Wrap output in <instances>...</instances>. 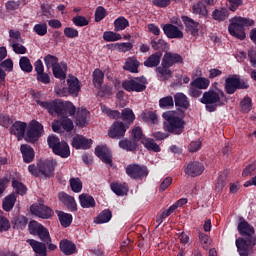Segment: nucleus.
Returning a JSON list of instances; mask_svg holds the SVG:
<instances>
[{
  "instance_id": "f3484780",
  "label": "nucleus",
  "mask_w": 256,
  "mask_h": 256,
  "mask_svg": "<svg viewBox=\"0 0 256 256\" xmlns=\"http://www.w3.org/2000/svg\"><path fill=\"white\" fill-rule=\"evenodd\" d=\"M182 21L186 27V33H190L193 37L199 35V22H196L187 16H182Z\"/></svg>"
},
{
  "instance_id": "c03bdc74",
  "label": "nucleus",
  "mask_w": 256,
  "mask_h": 256,
  "mask_svg": "<svg viewBox=\"0 0 256 256\" xmlns=\"http://www.w3.org/2000/svg\"><path fill=\"white\" fill-rule=\"evenodd\" d=\"M9 43L10 47L17 45V43H23V38H21V32L19 30H9Z\"/></svg>"
},
{
  "instance_id": "7ed1b4c3",
  "label": "nucleus",
  "mask_w": 256,
  "mask_h": 256,
  "mask_svg": "<svg viewBox=\"0 0 256 256\" xmlns=\"http://www.w3.org/2000/svg\"><path fill=\"white\" fill-rule=\"evenodd\" d=\"M201 103L206 105V110H208L209 113H213V111H217V107H223V105L227 103V97L223 90H209L204 92Z\"/></svg>"
},
{
  "instance_id": "412c9836",
  "label": "nucleus",
  "mask_w": 256,
  "mask_h": 256,
  "mask_svg": "<svg viewBox=\"0 0 256 256\" xmlns=\"http://www.w3.org/2000/svg\"><path fill=\"white\" fill-rule=\"evenodd\" d=\"M163 65L173 67L175 63H183V57L177 53L166 52L162 58Z\"/></svg>"
},
{
  "instance_id": "774afa93",
  "label": "nucleus",
  "mask_w": 256,
  "mask_h": 256,
  "mask_svg": "<svg viewBox=\"0 0 256 256\" xmlns=\"http://www.w3.org/2000/svg\"><path fill=\"white\" fill-rule=\"evenodd\" d=\"M240 105H241V109H242L243 113H249V111H251V98L245 97L241 101Z\"/></svg>"
},
{
  "instance_id": "1a4fd4ad",
  "label": "nucleus",
  "mask_w": 256,
  "mask_h": 256,
  "mask_svg": "<svg viewBox=\"0 0 256 256\" xmlns=\"http://www.w3.org/2000/svg\"><path fill=\"white\" fill-rule=\"evenodd\" d=\"M28 230L30 235H37L41 241L44 243H51V235L49 234V230L44 227L43 224L32 220L28 225Z\"/></svg>"
},
{
  "instance_id": "a19ab883",
  "label": "nucleus",
  "mask_w": 256,
  "mask_h": 256,
  "mask_svg": "<svg viewBox=\"0 0 256 256\" xmlns=\"http://www.w3.org/2000/svg\"><path fill=\"white\" fill-rule=\"evenodd\" d=\"M103 79H105V74L103 71L95 69L93 72V84L96 89H100V87L103 85Z\"/></svg>"
},
{
  "instance_id": "a211bd4d",
  "label": "nucleus",
  "mask_w": 256,
  "mask_h": 256,
  "mask_svg": "<svg viewBox=\"0 0 256 256\" xmlns=\"http://www.w3.org/2000/svg\"><path fill=\"white\" fill-rule=\"evenodd\" d=\"M25 131H27V123L16 121L10 128L11 135H15L18 141L25 138Z\"/></svg>"
},
{
  "instance_id": "c9c22d12",
  "label": "nucleus",
  "mask_w": 256,
  "mask_h": 256,
  "mask_svg": "<svg viewBox=\"0 0 256 256\" xmlns=\"http://www.w3.org/2000/svg\"><path fill=\"white\" fill-rule=\"evenodd\" d=\"M15 201H17V196L15 194H9L6 196L2 202L4 211H11V209L15 207Z\"/></svg>"
},
{
  "instance_id": "c85d7f7f",
  "label": "nucleus",
  "mask_w": 256,
  "mask_h": 256,
  "mask_svg": "<svg viewBox=\"0 0 256 256\" xmlns=\"http://www.w3.org/2000/svg\"><path fill=\"white\" fill-rule=\"evenodd\" d=\"M20 151L22 153V157H23L25 163H31V161H33V159L35 157V152L31 148V146H29L27 144H23L20 147Z\"/></svg>"
},
{
  "instance_id": "e433bc0d",
  "label": "nucleus",
  "mask_w": 256,
  "mask_h": 256,
  "mask_svg": "<svg viewBox=\"0 0 256 256\" xmlns=\"http://www.w3.org/2000/svg\"><path fill=\"white\" fill-rule=\"evenodd\" d=\"M141 143L146 149H148V151H154V153H159V151H161V147H159L157 143H155V140L151 138L144 137Z\"/></svg>"
},
{
  "instance_id": "72a5a7b5",
  "label": "nucleus",
  "mask_w": 256,
  "mask_h": 256,
  "mask_svg": "<svg viewBox=\"0 0 256 256\" xmlns=\"http://www.w3.org/2000/svg\"><path fill=\"white\" fill-rule=\"evenodd\" d=\"M139 65L140 63L136 60L135 57L128 58L125 62L124 69L126 71H130V73H139Z\"/></svg>"
},
{
  "instance_id": "79ce46f5",
  "label": "nucleus",
  "mask_w": 256,
  "mask_h": 256,
  "mask_svg": "<svg viewBox=\"0 0 256 256\" xmlns=\"http://www.w3.org/2000/svg\"><path fill=\"white\" fill-rule=\"evenodd\" d=\"M27 217L25 216H16L12 219V225L14 227V229H25V227H27Z\"/></svg>"
},
{
  "instance_id": "f704fd0d",
  "label": "nucleus",
  "mask_w": 256,
  "mask_h": 256,
  "mask_svg": "<svg viewBox=\"0 0 256 256\" xmlns=\"http://www.w3.org/2000/svg\"><path fill=\"white\" fill-rule=\"evenodd\" d=\"M58 219L62 227H69L73 223V216L63 211H56Z\"/></svg>"
},
{
  "instance_id": "9b49d317",
  "label": "nucleus",
  "mask_w": 256,
  "mask_h": 256,
  "mask_svg": "<svg viewBox=\"0 0 256 256\" xmlns=\"http://www.w3.org/2000/svg\"><path fill=\"white\" fill-rule=\"evenodd\" d=\"M30 211L32 215L40 217V219H49L50 217H53V210L43 204V199H38V203L33 204L30 207Z\"/></svg>"
},
{
  "instance_id": "5701e85b",
  "label": "nucleus",
  "mask_w": 256,
  "mask_h": 256,
  "mask_svg": "<svg viewBox=\"0 0 256 256\" xmlns=\"http://www.w3.org/2000/svg\"><path fill=\"white\" fill-rule=\"evenodd\" d=\"M27 243L32 247L35 256H47V246L44 243L34 239L27 240Z\"/></svg>"
},
{
  "instance_id": "4468645a",
  "label": "nucleus",
  "mask_w": 256,
  "mask_h": 256,
  "mask_svg": "<svg viewBox=\"0 0 256 256\" xmlns=\"http://www.w3.org/2000/svg\"><path fill=\"white\" fill-rule=\"evenodd\" d=\"M127 128L123 122L116 121L112 124L108 131L109 137L111 139H121V137H125V133Z\"/></svg>"
},
{
  "instance_id": "4c0bfd02",
  "label": "nucleus",
  "mask_w": 256,
  "mask_h": 256,
  "mask_svg": "<svg viewBox=\"0 0 256 256\" xmlns=\"http://www.w3.org/2000/svg\"><path fill=\"white\" fill-rule=\"evenodd\" d=\"M211 81L205 77H198L191 82V85L196 89H208Z\"/></svg>"
},
{
  "instance_id": "cd10ccee",
  "label": "nucleus",
  "mask_w": 256,
  "mask_h": 256,
  "mask_svg": "<svg viewBox=\"0 0 256 256\" xmlns=\"http://www.w3.org/2000/svg\"><path fill=\"white\" fill-rule=\"evenodd\" d=\"M76 125L78 127H85L87 125V117H89V111L85 108L78 109L76 113Z\"/></svg>"
},
{
  "instance_id": "a878e982",
  "label": "nucleus",
  "mask_w": 256,
  "mask_h": 256,
  "mask_svg": "<svg viewBox=\"0 0 256 256\" xmlns=\"http://www.w3.org/2000/svg\"><path fill=\"white\" fill-rule=\"evenodd\" d=\"M52 71L56 79H60L61 81H63L65 80V77H67V64L65 62L56 64V66L52 68Z\"/></svg>"
},
{
  "instance_id": "69168bd1",
  "label": "nucleus",
  "mask_w": 256,
  "mask_h": 256,
  "mask_svg": "<svg viewBox=\"0 0 256 256\" xmlns=\"http://www.w3.org/2000/svg\"><path fill=\"white\" fill-rule=\"evenodd\" d=\"M132 137L134 141H143V139H145V136L143 135V131L141 130V127L135 126L132 129Z\"/></svg>"
},
{
  "instance_id": "e2e57ef3",
  "label": "nucleus",
  "mask_w": 256,
  "mask_h": 256,
  "mask_svg": "<svg viewBox=\"0 0 256 256\" xmlns=\"http://www.w3.org/2000/svg\"><path fill=\"white\" fill-rule=\"evenodd\" d=\"M72 22L76 27H87L89 25V20L85 18L84 16H76L72 19Z\"/></svg>"
},
{
  "instance_id": "423d86ee",
  "label": "nucleus",
  "mask_w": 256,
  "mask_h": 256,
  "mask_svg": "<svg viewBox=\"0 0 256 256\" xmlns=\"http://www.w3.org/2000/svg\"><path fill=\"white\" fill-rule=\"evenodd\" d=\"M49 148L52 149L55 155H59L63 159H67L69 155H71V151L69 150V145L66 144L65 141H59V138L56 136H49L48 139Z\"/></svg>"
},
{
  "instance_id": "bb28decb",
  "label": "nucleus",
  "mask_w": 256,
  "mask_h": 256,
  "mask_svg": "<svg viewBox=\"0 0 256 256\" xmlns=\"http://www.w3.org/2000/svg\"><path fill=\"white\" fill-rule=\"evenodd\" d=\"M60 251H62L64 255H73V253L77 251V246L69 240H62L60 242Z\"/></svg>"
},
{
  "instance_id": "864d4df0",
  "label": "nucleus",
  "mask_w": 256,
  "mask_h": 256,
  "mask_svg": "<svg viewBox=\"0 0 256 256\" xmlns=\"http://www.w3.org/2000/svg\"><path fill=\"white\" fill-rule=\"evenodd\" d=\"M70 187L74 193H81L83 189V182L79 178H71L70 179Z\"/></svg>"
},
{
  "instance_id": "6ab92c4d",
  "label": "nucleus",
  "mask_w": 256,
  "mask_h": 256,
  "mask_svg": "<svg viewBox=\"0 0 256 256\" xmlns=\"http://www.w3.org/2000/svg\"><path fill=\"white\" fill-rule=\"evenodd\" d=\"M163 31L169 39H183V31L173 24H166Z\"/></svg>"
},
{
  "instance_id": "c756f323",
  "label": "nucleus",
  "mask_w": 256,
  "mask_h": 256,
  "mask_svg": "<svg viewBox=\"0 0 256 256\" xmlns=\"http://www.w3.org/2000/svg\"><path fill=\"white\" fill-rule=\"evenodd\" d=\"M59 199L70 211H77V202H75V198L71 197L69 194L63 193L59 196Z\"/></svg>"
},
{
  "instance_id": "20e7f679",
  "label": "nucleus",
  "mask_w": 256,
  "mask_h": 256,
  "mask_svg": "<svg viewBox=\"0 0 256 256\" xmlns=\"http://www.w3.org/2000/svg\"><path fill=\"white\" fill-rule=\"evenodd\" d=\"M228 31L232 37L243 41L245 39V27H251L255 24V21L249 18H243L241 16H235L229 20Z\"/></svg>"
},
{
  "instance_id": "58836bf2",
  "label": "nucleus",
  "mask_w": 256,
  "mask_h": 256,
  "mask_svg": "<svg viewBox=\"0 0 256 256\" xmlns=\"http://www.w3.org/2000/svg\"><path fill=\"white\" fill-rule=\"evenodd\" d=\"M174 101L176 107H183V109H187L189 107V100L187 99V96L183 93H177L174 96Z\"/></svg>"
},
{
  "instance_id": "2f4dec72",
  "label": "nucleus",
  "mask_w": 256,
  "mask_h": 256,
  "mask_svg": "<svg viewBox=\"0 0 256 256\" xmlns=\"http://www.w3.org/2000/svg\"><path fill=\"white\" fill-rule=\"evenodd\" d=\"M79 200L81 207H83L84 209L95 207V199L89 194H81L79 196Z\"/></svg>"
},
{
  "instance_id": "338daca9",
  "label": "nucleus",
  "mask_w": 256,
  "mask_h": 256,
  "mask_svg": "<svg viewBox=\"0 0 256 256\" xmlns=\"http://www.w3.org/2000/svg\"><path fill=\"white\" fill-rule=\"evenodd\" d=\"M104 17H107V11L104 7L99 6L95 11V21L99 23V21H103Z\"/></svg>"
},
{
  "instance_id": "39448f33",
  "label": "nucleus",
  "mask_w": 256,
  "mask_h": 256,
  "mask_svg": "<svg viewBox=\"0 0 256 256\" xmlns=\"http://www.w3.org/2000/svg\"><path fill=\"white\" fill-rule=\"evenodd\" d=\"M55 160H40L37 165L34 164L28 166V171L34 177H51L53 171H55Z\"/></svg>"
},
{
  "instance_id": "dca6fc26",
  "label": "nucleus",
  "mask_w": 256,
  "mask_h": 256,
  "mask_svg": "<svg viewBox=\"0 0 256 256\" xmlns=\"http://www.w3.org/2000/svg\"><path fill=\"white\" fill-rule=\"evenodd\" d=\"M61 127L65 131H73V121L65 116H61L60 121L55 120L52 123V129L55 133H59V131H61Z\"/></svg>"
},
{
  "instance_id": "bf43d9fd",
  "label": "nucleus",
  "mask_w": 256,
  "mask_h": 256,
  "mask_svg": "<svg viewBox=\"0 0 256 256\" xmlns=\"http://www.w3.org/2000/svg\"><path fill=\"white\" fill-rule=\"evenodd\" d=\"M198 239L201 243V246L204 249H207V247H209V245H211V237L203 232L198 233Z\"/></svg>"
},
{
  "instance_id": "09e8293b",
  "label": "nucleus",
  "mask_w": 256,
  "mask_h": 256,
  "mask_svg": "<svg viewBox=\"0 0 256 256\" xmlns=\"http://www.w3.org/2000/svg\"><path fill=\"white\" fill-rule=\"evenodd\" d=\"M192 11L195 15H202L203 17H207V7L203 2H197L194 4Z\"/></svg>"
},
{
  "instance_id": "ea45409f",
  "label": "nucleus",
  "mask_w": 256,
  "mask_h": 256,
  "mask_svg": "<svg viewBox=\"0 0 256 256\" xmlns=\"http://www.w3.org/2000/svg\"><path fill=\"white\" fill-rule=\"evenodd\" d=\"M129 27V20L120 16L114 21V31H125Z\"/></svg>"
},
{
  "instance_id": "5fc2aeb1",
  "label": "nucleus",
  "mask_w": 256,
  "mask_h": 256,
  "mask_svg": "<svg viewBox=\"0 0 256 256\" xmlns=\"http://www.w3.org/2000/svg\"><path fill=\"white\" fill-rule=\"evenodd\" d=\"M173 97L172 96H166L159 100V107L161 109H171L173 107Z\"/></svg>"
},
{
  "instance_id": "49530a36",
  "label": "nucleus",
  "mask_w": 256,
  "mask_h": 256,
  "mask_svg": "<svg viewBox=\"0 0 256 256\" xmlns=\"http://www.w3.org/2000/svg\"><path fill=\"white\" fill-rule=\"evenodd\" d=\"M103 39L107 43H113L115 41H121L123 37H121V34L113 31H106L103 33Z\"/></svg>"
},
{
  "instance_id": "393cba45",
  "label": "nucleus",
  "mask_w": 256,
  "mask_h": 256,
  "mask_svg": "<svg viewBox=\"0 0 256 256\" xmlns=\"http://www.w3.org/2000/svg\"><path fill=\"white\" fill-rule=\"evenodd\" d=\"M67 83L69 94L72 95V97H77L79 95V91H81L79 79H77L75 76H69Z\"/></svg>"
},
{
  "instance_id": "603ef678",
  "label": "nucleus",
  "mask_w": 256,
  "mask_h": 256,
  "mask_svg": "<svg viewBox=\"0 0 256 256\" xmlns=\"http://www.w3.org/2000/svg\"><path fill=\"white\" fill-rule=\"evenodd\" d=\"M120 117L123 119V121H128V123H133V121H135V114L130 108H125L122 110Z\"/></svg>"
},
{
  "instance_id": "a18cd8bd",
  "label": "nucleus",
  "mask_w": 256,
  "mask_h": 256,
  "mask_svg": "<svg viewBox=\"0 0 256 256\" xmlns=\"http://www.w3.org/2000/svg\"><path fill=\"white\" fill-rule=\"evenodd\" d=\"M111 217H113V215L111 214V211L104 210L94 220V223H97L98 225H101L103 223H109L111 221Z\"/></svg>"
},
{
  "instance_id": "aec40b11",
  "label": "nucleus",
  "mask_w": 256,
  "mask_h": 256,
  "mask_svg": "<svg viewBox=\"0 0 256 256\" xmlns=\"http://www.w3.org/2000/svg\"><path fill=\"white\" fill-rule=\"evenodd\" d=\"M95 155L99 157L103 163H106V165H111V163H113L111 151L106 146H97L95 149Z\"/></svg>"
},
{
  "instance_id": "052dcab7",
  "label": "nucleus",
  "mask_w": 256,
  "mask_h": 256,
  "mask_svg": "<svg viewBox=\"0 0 256 256\" xmlns=\"http://www.w3.org/2000/svg\"><path fill=\"white\" fill-rule=\"evenodd\" d=\"M115 49L120 53H127V51H131L133 49V44L131 42L117 43L115 44Z\"/></svg>"
},
{
  "instance_id": "0eeeda50",
  "label": "nucleus",
  "mask_w": 256,
  "mask_h": 256,
  "mask_svg": "<svg viewBox=\"0 0 256 256\" xmlns=\"http://www.w3.org/2000/svg\"><path fill=\"white\" fill-rule=\"evenodd\" d=\"M43 133H45L43 130V124L36 120H32L29 122L28 127H26V134L24 139L28 143H35V141H38L39 137H41Z\"/></svg>"
},
{
  "instance_id": "473e14b6",
  "label": "nucleus",
  "mask_w": 256,
  "mask_h": 256,
  "mask_svg": "<svg viewBox=\"0 0 256 256\" xmlns=\"http://www.w3.org/2000/svg\"><path fill=\"white\" fill-rule=\"evenodd\" d=\"M212 18L214 21H225L229 18V10H227V8L215 9L212 12Z\"/></svg>"
},
{
  "instance_id": "4be33fe9",
  "label": "nucleus",
  "mask_w": 256,
  "mask_h": 256,
  "mask_svg": "<svg viewBox=\"0 0 256 256\" xmlns=\"http://www.w3.org/2000/svg\"><path fill=\"white\" fill-rule=\"evenodd\" d=\"M171 66L164 65L161 62V65L156 68V75L160 81H167V79H171L173 77V71H171Z\"/></svg>"
},
{
  "instance_id": "7c9ffc66",
  "label": "nucleus",
  "mask_w": 256,
  "mask_h": 256,
  "mask_svg": "<svg viewBox=\"0 0 256 256\" xmlns=\"http://www.w3.org/2000/svg\"><path fill=\"white\" fill-rule=\"evenodd\" d=\"M161 57L162 54L161 52H156L152 55H150L144 62V66L145 67H157L159 65V63H161Z\"/></svg>"
},
{
  "instance_id": "13d9d810",
  "label": "nucleus",
  "mask_w": 256,
  "mask_h": 256,
  "mask_svg": "<svg viewBox=\"0 0 256 256\" xmlns=\"http://www.w3.org/2000/svg\"><path fill=\"white\" fill-rule=\"evenodd\" d=\"M34 33L39 35V37H45L47 33V24L46 23H38L33 27Z\"/></svg>"
},
{
  "instance_id": "8fccbe9b",
  "label": "nucleus",
  "mask_w": 256,
  "mask_h": 256,
  "mask_svg": "<svg viewBox=\"0 0 256 256\" xmlns=\"http://www.w3.org/2000/svg\"><path fill=\"white\" fill-rule=\"evenodd\" d=\"M101 111L102 113L110 117V119H119L121 117V113L119 111L111 110V108L105 105H101Z\"/></svg>"
},
{
  "instance_id": "0e129e2a",
  "label": "nucleus",
  "mask_w": 256,
  "mask_h": 256,
  "mask_svg": "<svg viewBox=\"0 0 256 256\" xmlns=\"http://www.w3.org/2000/svg\"><path fill=\"white\" fill-rule=\"evenodd\" d=\"M64 35L68 39H76V37H79V31L73 27H66L64 28Z\"/></svg>"
},
{
  "instance_id": "9d476101",
  "label": "nucleus",
  "mask_w": 256,
  "mask_h": 256,
  "mask_svg": "<svg viewBox=\"0 0 256 256\" xmlns=\"http://www.w3.org/2000/svg\"><path fill=\"white\" fill-rule=\"evenodd\" d=\"M36 103L42 109H46V111H48V113H50V115L61 116L65 113V107L60 102L36 100Z\"/></svg>"
},
{
  "instance_id": "f03ea898",
  "label": "nucleus",
  "mask_w": 256,
  "mask_h": 256,
  "mask_svg": "<svg viewBox=\"0 0 256 256\" xmlns=\"http://www.w3.org/2000/svg\"><path fill=\"white\" fill-rule=\"evenodd\" d=\"M164 131L168 133H173L174 135H181L185 129V120L183 116L176 111H167L162 114Z\"/></svg>"
},
{
  "instance_id": "6e6552de",
  "label": "nucleus",
  "mask_w": 256,
  "mask_h": 256,
  "mask_svg": "<svg viewBox=\"0 0 256 256\" xmlns=\"http://www.w3.org/2000/svg\"><path fill=\"white\" fill-rule=\"evenodd\" d=\"M123 89L128 93H141L147 89V79L145 77H136L130 80H125L122 83Z\"/></svg>"
},
{
  "instance_id": "ddd939ff",
  "label": "nucleus",
  "mask_w": 256,
  "mask_h": 256,
  "mask_svg": "<svg viewBox=\"0 0 256 256\" xmlns=\"http://www.w3.org/2000/svg\"><path fill=\"white\" fill-rule=\"evenodd\" d=\"M126 173L132 179H143V177H147V175H149L147 166H141L138 164H132L127 166Z\"/></svg>"
},
{
  "instance_id": "6e6d98bb",
  "label": "nucleus",
  "mask_w": 256,
  "mask_h": 256,
  "mask_svg": "<svg viewBox=\"0 0 256 256\" xmlns=\"http://www.w3.org/2000/svg\"><path fill=\"white\" fill-rule=\"evenodd\" d=\"M141 117L143 121L146 123H152L153 125L158 121L157 114L155 112H144Z\"/></svg>"
},
{
  "instance_id": "de8ad7c7",
  "label": "nucleus",
  "mask_w": 256,
  "mask_h": 256,
  "mask_svg": "<svg viewBox=\"0 0 256 256\" xmlns=\"http://www.w3.org/2000/svg\"><path fill=\"white\" fill-rule=\"evenodd\" d=\"M20 69L24 73H31L33 71V65H31V60L27 56H23L19 60Z\"/></svg>"
},
{
  "instance_id": "f257e3e1",
  "label": "nucleus",
  "mask_w": 256,
  "mask_h": 256,
  "mask_svg": "<svg viewBox=\"0 0 256 256\" xmlns=\"http://www.w3.org/2000/svg\"><path fill=\"white\" fill-rule=\"evenodd\" d=\"M238 231L241 235H248L246 240L242 238L236 240L238 253L240 256H249V251H251V248L255 245V239L251 237V235L255 233V230L251 225H249V223L242 221L238 225Z\"/></svg>"
},
{
  "instance_id": "f8f14e48",
  "label": "nucleus",
  "mask_w": 256,
  "mask_h": 256,
  "mask_svg": "<svg viewBox=\"0 0 256 256\" xmlns=\"http://www.w3.org/2000/svg\"><path fill=\"white\" fill-rule=\"evenodd\" d=\"M249 84L239 79L237 76H232L226 79L225 90L228 95H233L237 89H247Z\"/></svg>"
},
{
  "instance_id": "4d7b16f0",
  "label": "nucleus",
  "mask_w": 256,
  "mask_h": 256,
  "mask_svg": "<svg viewBox=\"0 0 256 256\" xmlns=\"http://www.w3.org/2000/svg\"><path fill=\"white\" fill-rule=\"evenodd\" d=\"M111 190L113 191V193H128L129 192V188L127 186V184H121V183H112L110 185Z\"/></svg>"
},
{
  "instance_id": "680f3d73",
  "label": "nucleus",
  "mask_w": 256,
  "mask_h": 256,
  "mask_svg": "<svg viewBox=\"0 0 256 256\" xmlns=\"http://www.w3.org/2000/svg\"><path fill=\"white\" fill-rule=\"evenodd\" d=\"M178 241L183 247H189L191 245V238L188 233L181 232L178 234Z\"/></svg>"
},
{
  "instance_id": "2eb2a0df",
  "label": "nucleus",
  "mask_w": 256,
  "mask_h": 256,
  "mask_svg": "<svg viewBox=\"0 0 256 256\" xmlns=\"http://www.w3.org/2000/svg\"><path fill=\"white\" fill-rule=\"evenodd\" d=\"M205 171V166H203L200 162H190L184 168V173L189 175V177H199Z\"/></svg>"
},
{
  "instance_id": "37998d69",
  "label": "nucleus",
  "mask_w": 256,
  "mask_h": 256,
  "mask_svg": "<svg viewBox=\"0 0 256 256\" xmlns=\"http://www.w3.org/2000/svg\"><path fill=\"white\" fill-rule=\"evenodd\" d=\"M120 149H124V151H135L137 149V141L136 140H121L119 142Z\"/></svg>"
},
{
  "instance_id": "3c124183",
  "label": "nucleus",
  "mask_w": 256,
  "mask_h": 256,
  "mask_svg": "<svg viewBox=\"0 0 256 256\" xmlns=\"http://www.w3.org/2000/svg\"><path fill=\"white\" fill-rule=\"evenodd\" d=\"M44 63L48 69L50 67H52L53 69L54 67H57V65H59V58L51 54H48L44 57Z\"/></svg>"
},
{
  "instance_id": "b1692460",
  "label": "nucleus",
  "mask_w": 256,
  "mask_h": 256,
  "mask_svg": "<svg viewBox=\"0 0 256 256\" xmlns=\"http://www.w3.org/2000/svg\"><path fill=\"white\" fill-rule=\"evenodd\" d=\"M91 145H93V140L83 136H75L72 141V146L75 149H90Z\"/></svg>"
}]
</instances>
